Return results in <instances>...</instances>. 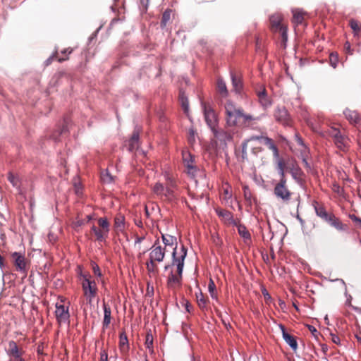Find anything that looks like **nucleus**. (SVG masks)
Returning <instances> with one entry per match:
<instances>
[{
    "instance_id": "obj_1",
    "label": "nucleus",
    "mask_w": 361,
    "mask_h": 361,
    "mask_svg": "<svg viewBox=\"0 0 361 361\" xmlns=\"http://www.w3.org/2000/svg\"><path fill=\"white\" fill-rule=\"evenodd\" d=\"M187 256V249L182 245L180 252L176 247H173L172 252V265H176L177 268V274L171 271L168 277V284L170 286L180 284L182 274L184 267V261Z\"/></svg>"
},
{
    "instance_id": "obj_2",
    "label": "nucleus",
    "mask_w": 361,
    "mask_h": 361,
    "mask_svg": "<svg viewBox=\"0 0 361 361\" xmlns=\"http://www.w3.org/2000/svg\"><path fill=\"white\" fill-rule=\"evenodd\" d=\"M226 123L228 126H235L238 124V119H243V124L246 125L248 121L258 120L250 114H244L243 109L237 107L231 101H227L225 104Z\"/></svg>"
},
{
    "instance_id": "obj_3",
    "label": "nucleus",
    "mask_w": 361,
    "mask_h": 361,
    "mask_svg": "<svg viewBox=\"0 0 361 361\" xmlns=\"http://www.w3.org/2000/svg\"><path fill=\"white\" fill-rule=\"evenodd\" d=\"M82 287L87 302L92 304V300L96 295L97 286L94 281L90 280L86 276H83Z\"/></svg>"
},
{
    "instance_id": "obj_4",
    "label": "nucleus",
    "mask_w": 361,
    "mask_h": 361,
    "mask_svg": "<svg viewBox=\"0 0 361 361\" xmlns=\"http://www.w3.org/2000/svg\"><path fill=\"white\" fill-rule=\"evenodd\" d=\"M286 180H280L274 187V195L283 200L288 201L290 198V192L286 186Z\"/></svg>"
},
{
    "instance_id": "obj_5",
    "label": "nucleus",
    "mask_w": 361,
    "mask_h": 361,
    "mask_svg": "<svg viewBox=\"0 0 361 361\" xmlns=\"http://www.w3.org/2000/svg\"><path fill=\"white\" fill-rule=\"evenodd\" d=\"M202 109L204 111V118L208 126L213 130L215 128L216 123V118L214 111L205 104L202 103Z\"/></svg>"
},
{
    "instance_id": "obj_6",
    "label": "nucleus",
    "mask_w": 361,
    "mask_h": 361,
    "mask_svg": "<svg viewBox=\"0 0 361 361\" xmlns=\"http://www.w3.org/2000/svg\"><path fill=\"white\" fill-rule=\"evenodd\" d=\"M281 16L279 13L272 15L270 17V22L273 27L276 28V30H279L281 32L282 38L283 41H287L288 36H287V30L286 27L283 26L281 24Z\"/></svg>"
},
{
    "instance_id": "obj_7",
    "label": "nucleus",
    "mask_w": 361,
    "mask_h": 361,
    "mask_svg": "<svg viewBox=\"0 0 361 361\" xmlns=\"http://www.w3.org/2000/svg\"><path fill=\"white\" fill-rule=\"evenodd\" d=\"M275 119L284 126L289 125V115L283 106H279L274 112Z\"/></svg>"
},
{
    "instance_id": "obj_8",
    "label": "nucleus",
    "mask_w": 361,
    "mask_h": 361,
    "mask_svg": "<svg viewBox=\"0 0 361 361\" xmlns=\"http://www.w3.org/2000/svg\"><path fill=\"white\" fill-rule=\"evenodd\" d=\"M55 314L59 322H65L69 318L68 308L66 307L61 302L56 303Z\"/></svg>"
},
{
    "instance_id": "obj_9",
    "label": "nucleus",
    "mask_w": 361,
    "mask_h": 361,
    "mask_svg": "<svg viewBox=\"0 0 361 361\" xmlns=\"http://www.w3.org/2000/svg\"><path fill=\"white\" fill-rule=\"evenodd\" d=\"M151 250H152L149 253V259L157 262H161L165 257V249H162L160 245L155 246V245H154Z\"/></svg>"
},
{
    "instance_id": "obj_10",
    "label": "nucleus",
    "mask_w": 361,
    "mask_h": 361,
    "mask_svg": "<svg viewBox=\"0 0 361 361\" xmlns=\"http://www.w3.org/2000/svg\"><path fill=\"white\" fill-rule=\"evenodd\" d=\"M183 159L188 169V173L192 176H195L196 167L192 164L194 157L188 152H183Z\"/></svg>"
},
{
    "instance_id": "obj_11",
    "label": "nucleus",
    "mask_w": 361,
    "mask_h": 361,
    "mask_svg": "<svg viewBox=\"0 0 361 361\" xmlns=\"http://www.w3.org/2000/svg\"><path fill=\"white\" fill-rule=\"evenodd\" d=\"M279 329L281 331L282 336L283 340L286 341V343L290 345V347L293 350H295L298 348V343L295 340V337L289 334L286 331V328L283 324L279 325Z\"/></svg>"
},
{
    "instance_id": "obj_12",
    "label": "nucleus",
    "mask_w": 361,
    "mask_h": 361,
    "mask_svg": "<svg viewBox=\"0 0 361 361\" xmlns=\"http://www.w3.org/2000/svg\"><path fill=\"white\" fill-rule=\"evenodd\" d=\"M12 257L17 269L23 273L26 272V263L25 262L24 256L18 252H14L12 254Z\"/></svg>"
},
{
    "instance_id": "obj_13",
    "label": "nucleus",
    "mask_w": 361,
    "mask_h": 361,
    "mask_svg": "<svg viewBox=\"0 0 361 361\" xmlns=\"http://www.w3.org/2000/svg\"><path fill=\"white\" fill-rule=\"evenodd\" d=\"M258 100L260 104L263 108L267 109L269 107L271 104V102L270 98L268 97L267 94V91L264 88L261 90H259L257 92Z\"/></svg>"
},
{
    "instance_id": "obj_14",
    "label": "nucleus",
    "mask_w": 361,
    "mask_h": 361,
    "mask_svg": "<svg viewBox=\"0 0 361 361\" xmlns=\"http://www.w3.org/2000/svg\"><path fill=\"white\" fill-rule=\"evenodd\" d=\"M214 137L218 139L220 142L226 144L227 142L231 141L232 140V136L228 133L223 130H217L214 128L212 130Z\"/></svg>"
},
{
    "instance_id": "obj_15",
    "label": "nucleus",
    "mask_w": 361,
    "mask_h": 361,
    "mask_svg": "<svg viewBox=\"0 0 361 361\" xmlns=\"http://www.w3.org/2000/svg\"><path fill=\"white\" fill-rule=\"evenodd\" d=\"M332 136L334 137L335 144L338 148L342 149L345 147V138L341 134L340 131L334 130L332 133Z\"/></svg>"
},
{
    "instance_id": "obj_16",
    "label": "nucleus",
    "mask_w": 361,
    "mask_h": 361,
    "mask_svg": "<svg viewBox=\"0 0 361 361\" xmlns=\"http://www.w3.org/2000/svg\"><path fill=\"white\" fill-rule=\"evenodd\" d=\"M233 224L237 226L239 235L244 238V240H250L251 238L250 233L244 225L238 224L235 221H233Z\"/></svg>"
},
{
    "instance_id": "obj_17",
    "label": "nucleus",
    "mask_w": 361,
    "mask_h": 361,
    "mask_svg": "<svg viewBox=\"0 0 361 361\" xmlns=\"http://www.w3.org/2000/svg\"><path fill=\"white\" fill-rule=\"evenodd\" d=\"M68 132L67 123L64 121L61 126H59L58 130L53 134L52 138L55 141L60 140L59 136L66 134Z\"/></svg>"
},
{
    "instance_id": "obj_18",
    "label": "nucleus",
    "mask_w": 361,
    "mask_h": 361,
    "mask_svg": "<svg viewBox=\"0 0 361 361\" xmlns=\"http://www.w3.org/2000/svg\"><path fill=\"white\" fill-rule=\"evenodd\" d=\"M161 238L162 241L166 246H172L175 245V247L178 250L176 237L168 234H161Z\"/></svg>"
},
{
    "instance_id": "obj_19",
    "label": "nucleus",
    "mask_w": 361,
    "mask_h": 361,
    "mask_svg": "<svg viewBox=\"0 0 361 361\" xmlns=\"http://www.w3.org/2000/svg\"><path fill=\"white\" fill-rule=\"evenodd\" d=\"M104 309V320H103V326L104 327H107L111 322V308L106 303L103 304Z\"/></svg>"
},
{
    "instance_id": "obj_20",
    "label": "nucleus",
    "mask_w": 361,
    "mask_h": 361,
    "mask_svg": "<svg viewBox=\"0 0 361 361\" xmlns=\"http://www.w3.org/2000/svg\"><path fill=\"white\" fill-rule=\"evenodd\" d=\"M344 114L346 118L353 123H357L360 121V117L357 112L355 111H351L350 109H345L344 111Z\"/></svg>"
},
{
    "instance_id": "obj_21",
    "label": "nucleus",
    "mask_w": 361,
    "mask_h": 361,
    "mask_svg": "<svg viewBox=\"0 0 361 361\" xmlns=\"http://www.w3.org/2000/svg\"><path fill=\"white\" fill-rule=\"evenodd\" d=\"M316 214L322 218L325 221H331V216L332 214H329L327 213V212L325 210V209L322 207H314Z\"/></svg>"
},
{
    "instance_id": "obj_22",
    "label": "nucleus",
    "mask_w": 361,
    "mask_h": 361,
    "mask_svg": "<svg viewBox=\"0 0 361 361\" xmlns=\"http://www.w3.org/2000/svg\"><path fill=\"white\" fill-rule=\"evenodd\" d=\"M231 81H232V85H233V90L236 93H239L240 90H241V88H242V86H243L242 81H241L240 78H238L233 73H231Z\"/></svg>"
},
{
    "instance_id": "obj_23",
    "label": "nucleus",
    "mask_w": 361,
    "mask_h": 361,
    "mask_svg": "<svg viewBox=\"0 0 361 361\" xmlns=\"http://www.w3.org/2000/svg\"><path fill=\"white\" fill-rule=\"evenodd\" d=\"M217 89L218 92L222 97H226L228 96V92L226 87V82L221 78H219L217 80Z\"/></svg>"
},
{
    "instance_id": "obj_24",
    "label": "nucleus",
    "mask_w": 361,
    "mask_h": 361,
    "mask_svg": "<svg viewBox=\"0 0 361 361\" xmlns=\"http://www.w3.org/2000/svg\"><path fill=\"white\" fill-rule=\"evenodd\" d=\"M179 99L181 104V106L183 109L185 113H188L189 110V103L188 100V97L185 95V92L182 90L180 91L179 94Z\"/></svg>"
},
{
    "instance_id": "obj_25",
    "label": "nucleus",
    "mask_w": 361,
    "mask_h": 361,
    "mask_svg": "<svg viewBox=\"0 0 361 361\" xmlns=\"http://www.w3.org/2000/svg\"><path fill=\"white\" fill-rule=\"evenodd\" d=\"M124 216L121 214L116 216L114 219V226L117 231H122L124 228Z\"/></svg>"
},
{
    "instance_id": "obj_26",
    "label": "nucleus",
    "mask_w": 361,
    "mask_h": 361,
    "mask_svg": "<svg viewBox=\"0 0 361 361\" xmlns=\"http://www.w3.org/2000/svg\"><path fill=\"white\" fill-rule=\"evenodd\" d=\"M293 19V21L296 24H301L303 20V14L302 12L299 9H293L292 10Z\"/></svg>"
},
{
    "instance_id": "obj_27",
    "label": "nucleus",
    "mask_w": 361,
    "mask_h": 361,
    "mask_svg": "<svg viewBox=\"0 0 361 361\" xmlns=\"http://www.w3.org/2000/svg\"><path fill=\"white\" fill-rule=\"evenodd\" d=\"M331 221H328L327 222L332 226H334V228L339 231L345 229V227L343 225V224L337 218H336L334 214H332V216H331Z\"/></svg>"
},
{
    "instance_id": "obj_28",
    "label": "nucleus",
    "mask_w": 361,
    "mask_h": 361,
    "mask_svg": "<svg viewBox=\"0 0 361 361\" xmlns=\"http://www.w3.org/2000/svg\"><path fill=\"white\" fill-rule=\"evenodd\" d=\"M152 191L157 196L162 197L165 191V187L162 183L158 182L152 188Z\"/></svg>"
},
{
    "instance_id": "obj_29",
    "label": "nucleus",
    "mask_w": 361,
    "mask_h": 361,
    "mask_svg": "<svg viewBox=\"0 0 361 361\" xmlns=\"http://www.w3.org/2000/svg\"><path fill=\"white\" fill-rule=\"evenodd\" d=\"M98 224L101 227L102 231H104V233H109L110 224L106 218H99L98 219Z\"/></svg>"
},
{
    "instance_id": "obj_30",
    "label": "nucleus",
    "mask_w": 361,
    "mask_h": 361,
    "mask_svg": "<svg viewBox=\"0 0 361 361\" xmlns=\"http://www.w3.org/2000/svg\"><path fill=\"white\" fill-rule=\"evenodd\" d=\"M290 173L293 176V178L298 183H300L301 181V178L300 176H302V171L300 170V169H299L298 167H295L293 165V167L292 169H290Z\"/></svg>"
},
{
    "instance_id": "obj_31",
    "label": "nucleus",
    "mask_w": 361,
    "mask_h": 361,
    "mask_svg": "<svg viewBox=\"0 0 361 361\" xmlns=\"http://www.w3.org/2000/svg\"><path fill=\"white\" fill-rule=\"evenodd\" d=\"M285 164L282 159H279L277 162V171L281 176L280 180H286L285 178Z\"/></svg>"
},
{
    "instance_id": "obj_32",
    "label": "nucleus",
    "mask_w": 361,
    "mask_h": 361,
    "mask_svg": "<svg viewBox=\"0 0 361 361\" xmlns=\"http://www.w3.org/2000/svg\"><path fill=\"white\" fill-rule=\"evenodd\" d=\"M101 179L104 183H111L114 180V177L110 174L108 170H105L101 174Z\"/></svg>"
},
{
    "instance_id": "obj_33",
    "label": "nucleus",
    "mask_w": 361,
    "mask_h": 361,
    "mask_svg": "<svg viewBox=\"0 0 361 361\" xmlns=\"http://www.w3.org/2000/svg\"><path fill=\"white\" fill-rule=\"evenodd\" d=\"M155 262H156L152 261L151 259H149V261L147 262L146 267H147V269L149 274H154L157 273L158 269H157V264H155Z\"/></svg>"
},
{
    "instance_id": "obj_34",
    "label": "nucleus",
    "mask_w": 361,
    "mask_h": 361,
    "mask_svg": "<svg viewBox=\"0 0 361 361\" xmlns=\"http://www.w3.org/2000/svg\"><path fill=\"white\" fill-rule=\"evenodd\" d=\"M196 298H197V304H198L199 307L201 309L205 308L206 304H207V300L204 298L203 294L202 293V292H200L199 293H197L196 294Z\"/></svg>"
},
{
    "instance_id": "obj_35",
    "label": "nucleus",
    "mask_w": 361,
    "mask_h": 361,
    "mask_svg": "<svg viewBox=\"0 0 361 361\" xmlns=\"http://www.w3.org/2000/svg\"><path fill=\"white\" fill-rule=\"evenodd\" d=\"M216 212L219 216H222L226 220H231V223L233 224V221L234 220L233 219L232 214L230 212L224 209H220L216 210Z\"/></svg>"
},
{
    "instance_id": "obj_36",
    "label": "nucleus",
    "mask_w": 361,
    "mask_h": 361,
    "mask_svg": "<svg viewBox=\"0 0 361 361\" xmlns=\"http://www.w3.org/2000/svg\"><path fill=\"white\" fill-rule=\"evenodd\" d=\"M9 347H10V352L12 355H13L15 357H19V352L18 348L16 345V343L14 341H11L9 343Z\"/></svg>"
},
{
    "instance_id": "obj_37",
    "label": "nucleus",
    "mask_w": 361,
    "mask_h": 361,
    "mask_svg": "<svg viewBox=\"0 0 361 361\" xmlns=\"http://www.w3.org/2000/svg\"><path fill=\"white\" fill-rule=\"evenodd\" d=\"M171 18V11L166 10L162 14L161 26L165 27Z\"/></svg>"
},
{
    "instance_id": "obj_38",
    "label": "nucleus",
    "mask_w": 361,
    "mask_h": 361,
    "mask_svg": "<svg viewBox=\"0 0 361 361\" xmlns=\"http://www.w3.org/2000/svg\"><path fill=\"white\" fill-rule=\"evenodd\" d=\"M215 289H216V286L214 284V282L212 279H210L209 283L208 284V291L210 293V295L213 299L217 298V296L215 293Z\"/></svg>"
},
{
    "instance_id": "obj_39",
    "label": "nucleus",
    "mask_w": 361,
    "mask_h": 361,
    "mask_svg": "<svg viewBox=\"0 0 361 361\" xmlns=\"http://www.w3.org/2000/svg\"><path fill=\"white\" fill-rule=\"evenodd\" d=\"M174 184L171 180L170 183V185L165 187V191L163 194V197H165L167 199H170L173 196V191L172 190V187H173Z\"/></svg>"
},
{
    "instance_id": "obj_40",
    "label": "nucleus",
    "mask_w": 361,
    "mask_h": 361,
    "mask_svg": "<svg viewBox=\"0 0 361 361\" xmlns=\"http://www.w3.org/2000/svg\"><path fill=\"white\" fill-rule=\"evenodd\" d=\"M350 26L351 29L353 30L355 35H358V32H360L361 27L358 24L357 21L353 19L350 20Z\"/></svg>"
},
{
    "instance_id": "obj_41",
    "label": "nucleus",
    "mask_w": 361,
    "mask_h": 361,
    "mask_svg": "<svg viewBox=\"0 0 361 361\" xmlns=\"http://www.w3.org/2000/svg\"><path fill=\"white\" fill-rule=\"evenodd\" d=\"M196 132L193 128H190L188 131V140L190 145H192L195 142Z\"/></svg>"
},
{
    "instance_id": "obj_42",
    "label": "nucleus",
    "mask_w": 361,
    "mask_h": 361,
    "mask_svg": "<svg viewBox=\"0 0 361 361\" xmlns=\"http://www.w3.org/2000/svg\"><path fill=\"white\" fill-rule=\"evenodd\" d=\"M96 235L97 240L99 242H102L105 240V238L107 237L108 233H104V231L99 230L97 232L94 234Z\"/></svg>"
},
{
    "instance_id": "obj_43",
    "label": "nucleus",
    "mask_w": 361,
    "mask_h": 361,
    "mask_svg": "<svg viewBox=\"0 0 361 361\" xmlns=\"http://www.w3.org/2000/svg\"><path fill=\"white\" fill-rule=\"evenodd\" d=\"M128 338H127V336L124 334H121V336H120V345H121V348L123 349V350H125L128 348Z\"/></svg>"
},
{
    "instance_id": "obj_44",
    "label": "nucleus",
    "mask_w": 361,
    "mask_h": 361,
    "mask_svg": "<svg viewBox=\"0 0 361 361\" xmlns=\"http://www.w3.org/2000/svg\"><path fill=\"white\" fill-rule=\"evenodd\" d=\"M329 60H330V65L334 68H336V66H337V64H338V56L336 54H330V57H329Z\"/></svg>"
},
{
    "instance_id": "obj_45",
    "label": "nucleus",
    "mask_w": 361,
    "mask_h": 361,
    "mask_svg": "<svg viewBox=\"0 0 361 361\" xmlns=\"http://www.w3.org/2000/svg\"><path fill=\"white\" fill-rule=\"evenodd\" d=\"M243 192H244L245 199L247 201L250 202H251L252 195H251V192H250L249 188L247 185H245L243 187Z\"/></svg>"
},
{
    "instance_id": "obj_46",
    "label": "nucleus",
    "mask_w": 361,
    "mask_h": 361,
    "mask_svg": "<svg viewBox=\"0 0 361 361\" xmlns=\"http://www.w3.org/2000/svg\"><path fill=\"white\" fill-rule=\"evenodd\" d=\"M248 142L246 140H244L242 143V159H246L247 157V148Z\"/></svg>"
},
{
    "instance_id": "obj_47",
    "label": "nucleus",
    "mask_w": 361,
    "mask_h": 361,
    "mask_svg": "<svg viewBox=\"0 0 361 361\" xmlns=\"http://www.w3.org/2000/svg\"><path fill=\"white\" fill-rule=\"evenodd\" d=\"M264 143L269 147V149H272L275 146L273 140L268 137L264 138Z\"/></svg>"
},
{
    "instance_id": "obj_48",
    "label": "nucleus",
    "mask_w": 361,
    "mask_h": 361,
    "mask_svg": "<svg viewBox=\"0 0 361 361\" xmlns=\"http://www.w3.org/2000/svg\"><path fill=\"white\" fill-rule=\"evenodd\" d=\"M8 180L10 181V183L13 185V186H17V183H18V180L16 178V177L12 174V173H9L8 174Z\"/></svg>"
},
{
    "instance_id": "obj_49",
    "label": "nucleus",
    "mask_w": 361,
    "mask_h": 361,
    "mask_svg": "<svg viewBox=\"0 0 361 361\" xmlns=\"http://www.w3.org/2000/svg\"><path fill=\"white\" fill-rule=\"evenodd\" d=\"M265 137H264L262 135H254V136H251L250 137H249L248 139H247L245 140L247 141V142L252 141V140H263L264 141V138H265Z\"/></svg>"
},
{
    "instance_id": "obj_50",
    "label": "nucleus",
    "mask_w": 361,
    "mask_h": 361,
    "mask_svg": "<svg viewBox=\"0 0 361 361\" xmlns=\"http://www.w3.org/2000/svg\"><path fill=\"white\" fill-rule=\"evenodd\" d=\"M349 217L353 221L355 222L361 227V219L360 218L355 216V214H350L349 216Z\"/></svg>"
},
{
    "instance_id": "obj_51",
    "label": "nucleus",
    "mask_w": 361,
    "mask_h": 361,
    "mask_svg": "<svg viewBox=\"0 0 361 361\" xmlns=\"http://www.w3.org/2000/svg\"><path fill=\"white\" fill-rule=\"evenodd\" d=\"M137 146H138V142H132L131 140H129V150L130 151H133L135 150V149L137 148Z\"/></svg>"
},
{
    "instance_id": "obj_52",
    "label": "nucleus",
    "mask_w": 361,
    "mask_h": 361,
    "mask_svg": "<svg viewBox=\"0 0 361 361\" xmlns=\"http://www.w3.org/2000/svg\"><path fill=\"white\" fill-rule=\"evenodd\" d=\"M344 49L348 54H353V50L351 49L350 44L348 42L345 43Z\"/></svg>"
},
{
    "instance_id": "obj_53",
    "label": "nucleus",
    "mask_w": 361,
    "mask_h": 361,
    "mask_svg": "<svg viewBox=\"0 0 361 361\" xmlns=\"http://www.w3.org/2000/svg\"><path fill=\"white\" fill-rule=\"evenodd\" d=\"M130 140H132V142H138V140H139V133L138 132H134Z\"/></svg>"
},
{
    "instance_id": "obj_54",
    "label": "nucleus",
    "mask_w": 361,
    "mask_h": 361,
    "mask_svg": "<svg viewBox=\"0 0 361 361\" xmlns=\"http://www.w3.org/2000/svg\"><path fill=\"white\" fill-rule=\"evenodd\" d=\"M331 340L334 343H336V344L340 343V338L338 336H336L334 334H331Z\"/></svg>"
},
{
    "instance_id": "obj_55",
    "label": "nucleus",
    "mask_w": 361,
    "mask_h": 361,
    "mask_svg": "<svg viewBox=\"0 0 361 361\" xmlns=\"http://www.w3.org/2000/svg\"><path fill=\"white\" fill-rule=\"evenodd\" d=\"M142 8L146 10L149 4V0H140Z\"/></svg>"
},
{
    "instance_id": "obj_56",
    "label": "nucleus",
    "mask_w": 361,
    "mask_h": 361,
    "mask_svg": "<svg viewBox=\"0 0 361 361\" xmlns=\"http://www.w3.org/2000/svg\"><path fill=\"white\" fill-rule=\"evenodd\" d=\"M93 271L95 275L100 276L102 275L100 269L97 265L93 267Z\"/></svg>"
},
{
    "instance_id": "obj_57",
    "label": "nucleus",
    "mask_w": 361,
    "mask_h": 361,
    "mask_svg": "<svg viewBox=\"0 0 361 361\" xmlns=\"http://www.w3.org/2000/svg\"><path fill=\"white\" fill-rule=\"evenodd\" d=\"M146 344L148 348H149L150 345H152V336L149 334L147 336Z\"/></svg>"
},
{
    "instance_id": "obj_58",
    "label": "nucleus",
    "mask_w": 361,
    "mask_h": 361,
    "mask_svg": "<svg viewBox=\"0 0 361 361\" xmlns=\"http://www.w3.org/2000/svg\"><path fill=\"white\" fill-rule=\"evenodd\" d=\"M271 150L273 152L274 157L278 158L279 156V150H278L277 147L275 145L273 147V149Z\"/></svg>"
},
{
    "instance_id": "obj_59",
    "label": "nucleus",
    "mask_w": 361,
    "mask_h": 361,
    "mask_svg": "<svg viewBox=\"0 0 361 361\" xmlns=\"http://www.w3.org/2000/svg\"><path fill=\"white\" fill-rule=\"evenodd\" d=\"M43 350H44V346H43V344H42V345L38 346V349H37L38 354L43 355V354H44Z\"/></svg>"
},
{
    "instance_id": "obj_60",
    "label": "nucleus",
    "mask_w": 361,
    "mask_h": 361,
    "mask_svg": "<svg viewBox=\"0 0 361 361\" xmlns=\"http://www.w3.org/2000/svg\"><path fill=\"white\" fill-rule=\"evenodd\" d=\"M73 49H63V51H61V54H70L71 52H72Z\"/></svg>"
},
{
    "instance_id": "obj_61",
    "label": "nucleus",
    "mask_w": 361,
    "mask_h": 361,
    "mask_svg": "<svg viewBox=\"0 0 361 361\" xmlns=\"http://www.w3.org/2000/svg\"><path fill=\"white\" fill-rule=\"evenodd\" d=\"M296 140H297L298 145H300L301 146L304 145L303 140H302V138L300 137H299L298 135H296Z\"/></svg>"
},
{
    "instance_id": "obj_62",
    "label": "nucleus",
    "mask_w": 361,
    "mask_h": 361,
    "mask_svg": "<svg viewBox=\"0 0 361 361\" xmlns=\"http://www.w3.org/2000/svg\"><path fill=\"white\" fill-rule=\"evenodd\" d=\"M308 329L312 333V334H314V335L315 333L317 332V329L313 326L309 325L308 326Z\"/></svg>"
},
{
    "instance_id": "obj_63",
    "label": "nucleus",
    "mask_w": 361,
    "mask_h": 361,
    "mask_svg": "<svg viewBox=\"0 0 361 361\" xmlns=\"http://www.w3.org/2000/svg\"><path fill=\"white\" fill-rule=\"evenodd\" d=\"M302 162L305 165V166L307 169H310V164L307 162V159L305 158H303L302 159Z\"/></svg>"
},
{
    "instance_id": "obj_64",
    "label": "nucleus",
    "mask_w": 361,
    "mask_h": 361,
    "mask_svg": "<svg viewBox=\"0 0 361 361\" xmlns=\"http://www.w3.org/2000/svg\"><path fill=\"white\" fill-rule=\"evenodd\" d=\"M102 361H108L107 360V354H102L101 356Z\"/></svg>"
}]
</instances>
